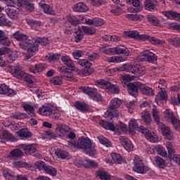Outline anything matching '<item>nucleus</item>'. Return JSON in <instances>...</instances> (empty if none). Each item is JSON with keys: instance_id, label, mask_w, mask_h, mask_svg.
Returning a JSON list of instances; mask_svg holds the SVG:
<instances>
[{"instance_id": "72a5a7b5", "label": "nucleus", "mask_w": 180, "mask_h": 180, "mask_svg": "<svg viewBox=\"0 0 180 180\" xmlns=\"http://www.w3.org/2000/svg\"><path fill=\"white\" fill-rule=\"evenodd\" d=\"M61 61L65 65H66L69 68H75V65L74 64V62H72V60H71V58H70L68 56H63L61 57Z\"/></svg>"}, {"instance_id": "c85d7f7f", "label": "nucleus", "mask_w": 180, "mask_h": 180, "mask_svg": "<svg viewBox=\"0 0 180 180\" xmlns=\"http://www.w3.org/2000/svg\"><path fill=\"white\" fill-rule=\"evenodd\" d=\"M122 105V100L119 98H112L109 103V108L111 110H115V109H119Z\"/></svg>"}, {"instance_id": "f257e3e1", "label": "nucleus", "mask_w": 180, "mask_h": 180, "mask_svg": "<svg viewBox=\"0 0 180 180\" xmlns=\"http://www.w3.org/2000/svg\"><path fill=\"white\" fill-rule=\"evenodd\" d=\"M13 36L15 40L20 41L19 44L20 49H22V50H27V55L26 56V58L27 59L30 58L32 53L30 50H32V46H33V39H29V37H27V35L19 32H15Z\"/></svg>"}, {"instance_id": "6ab92c4d", "label": "nucleus", "mask_w": 180, "mask_h": 180, "mask_svg": "<svg viewBox=\"0 0 180 180\" xmlns=\"http://www.w3.org/2000/svg\"><path fill=\"white\" fill-rule=\"evenodd\" d=\"M142 134H144L146 140L150 143H157L158 141V136L154 132H150L147 128H145L143 131H142Z\"/></svg>"}, {"instance_id": "4468645a", "label": "nucleus", "mask_w": 180, "mask_h": 180, "mask_svg": "<svg viewBox=\"0 0 180 180\" xmlns=\"http://www.w3.org/2000/svg\"><path fill=\"white\" fill-rule=\"evenodd\" d=\"M83 92L89 95L93 101H96L99 102L102 101V96L98 94V90L96 89H92L89 87H83Z\"/></svg>"}, {"instance_id": "2eb2a0df", "label": "nucleus", "mask_w": 180, "mask_h": 180, "mask_svg": "<svg viewBox=\"0 0 180 180\" xmlns=\"http://www.w3.org/2000/svg\"><path fill=\"white\" fill-rule=\"evenodd\" d=\"M141 86V83L139 82H134L132 83H130L129 85H128L127 91L128 94L131 95V96H137L139 95V89L140 91V88Z\"/></svg>"}, {"instance_id": "4d7b16f0", "label": "nucleus", "mask_w": 180, "mask_h": 180, "mask_svg": "<svg viewBox=\"0 0 180 180\" xmlns=\"http://www.w3.org/2000/svg\"><path fill=\"white\" fill-rule=\"evenodd\" d=\"M167 41L174 47H180V38L173 37L167 39Z\"/></svg>"}, {"instance_id": "a19ab883", "label": "nucleus", "mask_w": 180, "mask_h": 180, "mask_svg": "<svg viewBox=\"0 0 180 180\" xmlns=\"http://www.w3.org/2000/svg\"><path fill=\"white\" fill-rule=\"evenodd\" d=\"M152 116L153 117V120L157 124L162 123V122L160 121V111H158V109L155 106L152 108Z\"/></svg>"}, {"instance_id": "0e129e2a", "label": "nucleus", "mask_w": 180, "mask_h": 180, "mask_svg": "<svg viewBox=\"0 0 180 180\" xmlns=\"http://www.w3.org/2000/svg\"><path fill=\"white\" fill-rule=\"evenodd\" d=\"M110 63H123V61H126V58L120 56H112L109 59Z\"/></svg>"}, {"instance_id": "c03bdc74", "label": "nucleus", "mask_w": 180, "mask_h": 180, "mask_svg": "<svg viewBox=\"0 0 180 180\" xmlns=\"http://www.w3.org/2000/svg\"><path fill=\"white\" fill-rule=\"evenodd\" d=\"M23 157V152L20 149H14L10 153V158L15 160V158H20Z\"/></svg>"}, {"instance_id": "1a4fd4ad", "label": "nucleus", "mask_w": 180, "mask_h": 180, "mask_svg": "<svg viewBox=\"0 0 180 180\" xmlns=\"http://www.w3.org/2000/svg\"><path fill=\"white\" fill-rule=\"evenodd\" d=\"M58 71L60 72V75L63 79L70 81L72 82H77V79L74 75V73H72V72H69L68 68L65 66L58 67Z\"/></svg>"}, {"instance_id": "603ef678", "label": "nucleus", "mask_w": 180, "mask_h": 180, "mask_svg": "<svg viewBox=\"0 0 180 180\" xmlns=\"http://www.w3.org/2000/svg\"><path fill=\"white\" fill-rule=\"evenodd\" d=\"M46 57L49 63H54L60 59V55L58 53H49Z\"/></svg>"}, {"instance_id": "37998d69", "label": "nucleus", "mask_w": 180, "mask_h": 180, "mask_svg": "<svg viewBox=\"0 0 180 180\" xmlns=\"http://www.w3.org/2000/svg\"><path fill=\"white\" fill-rule=\"evenodd\" d=\"M18 136L21 137V139H29L32 137V132L29 131L27 129H22L17 131Z\"/></svg>"}, {"instance_id": "c9c22d12", "label": "nucleus", "mask_w": 180, "mask_h": 180, "mask_svg": "<svg viewBox=\"0 0 180 180\" xmlns=\"http://www.w3.org/2000/svg\"><path fill=\"white\" fill-rule=\"evenodd\" d=\"M11 43L12 42L9 38L5 35V33L2 30H0V44L2 46H9Z\"/></svg>"}, {"instance_id": "39448f33", "label": "nucleus", "mask_w": 180, "mask_h": 180, "mask_svg": "<svg viewBox=\"0 0 180 180\" xmlns=\"http://www.w3.org/2000/svg\"><path fill=\"white\" fill-rule=\"evenodd\" d=\"M158 126L159 131L166 140L172 141V140L175 139V133H174V131L172 130L171 127L164 124V122H160Z\"/></svg>"}, {"instance_id": "9d476101", "label": "nucleus", "mask_w": 180, "mask_h": 180, "mask_svg": "<svg viewBox=\"0 0 180 180\" xmlns=\"http://www.w3.org/2000/svg\"><path fill=\"white\" fill-rule=\"evenodd\" d=\"M105 54H108L111 56L112 54H124V56H129L130 54V52H129V49H127L126 47L118 45L115 48H110L105 51Z\"/></svg>"}, {"instance_id": "052dcab7", "label": "nucleus", "mask_w": 180, "mask_h": 180, "mask_svg": "<svg viewBox=\"0 0 180 180\" xmlns=\"http://www.w3.org/2000/svg\"><path fill=\"white\" fill-rule=\"evenodd\" d=\"M51 83H52L53 85H62L63 77L57 76V77H53L51 79Z\"/></svg>"}, {"instance_id": "5fc2aeb1", "label": "nucleus", "mask_w": 180, "mask_h": 180, "mask_svg": "<svg viewBox=\"0 0 180 180\" xmlns=\"http://www.w3.org/2000/svg\"><path fill=\"white\" fill-rule=\"evenodd\" d=\"M25 21H26V23L29 25V26L34 28L39 27L40 25H41V22L34 20L32 18H27Z\"/></svg>"}, {"instance_id": "7ed1b4c3", "label": "nucleus", "mask_w": 180, "mask_h": 180, "mask_svg": "<svg viewBox=\"0 0 180 180\" xmlns=\"http://www.w3.org/2000/svg\"><path fill=\"white\" fill-rule=\"evenodd\" d=\"M91 144L92 141H91L89 138L86 136H82L79 138L77 141V143L68 141V146L70 147H78V148H80L84 151L88 150V148L91 147Z\"/></svg>"}, {"instance_id": "20e7f679", "label": "nucleus", "mask_w": 180, "mask_h": 180, "mask_svg": "<svg viewBox=\"0 0 180 180\" xmlns=\"http://www.w3.org/2000/svg\"><path fill=\"white\" fill-rule=\"evenodd\" d=\"M79 65L82 67H84V68L87 69H81L77 71V74L81 77H88V75H91L92 72H94V69L91 68L92 66V63L91 61L87 59H80L78 60Z\"/></svg>"}, {"instance_id": "79ce46f5", "label": "nucleus", "mask_w": 180, "mask_h": 180, "mask_svg": "<svg viewBox=\"0 0 180 180\" xmlns=\"http://www.w3.org/2000/svg\"><path fill=\"white\" fill-rule=\"evenodd\" d=\"M75 107L78 110H80V112H86L89 109V107L88 105H86V103L80 101H76L75 103Z\"/></svg>"}, {"instance_id": "473e14b6", "label": "nucleus", "mask_w": 180, "mask_h": 180, "mask_svg": "<svg viewBox=\"0 0 180 180\" xmlns=\"http://www.w3.org/2000/svg\"><path fill=\"white\" fill-rule=\"evenodd\" d=\"M97 139L98 140L100 144H102V146H104V147L110 148L112 147L113 143L110 140L108 139L106 137L103 136V135H99L97 137Z\"/></svg>"}, {"instance_id": "bf43d9fd", "label": "nucleus", "mask_w": 180, "mask_h": 180, "mask_svg": "<svg viewBox=\"0 0 180 180\" xmlns=\"http://www.w3.org/2000/svg\"><path fill=\"white\" fill-rule=\"evenodd\" d=\"M158 88L160 89L159 92V95L162 101H167L168 99V95L167 94V91H165V88L162 87L161 86H158Z\"/></svg>"}, {"instance_id": "de8ad7c7", "label": "nucleus", "mask_w": 180, "mask_h": 180, "mask_svg": "<svg viewBox=\"0 0 180 180\" xmlns=\"http://www.w3.org/2000/svg\"><path fill=\"white\" fill-rule=\"evenodd\" d=\"M0 139L1 140H11L12 134L5 129H0Z\"/></svg>"}, {"instance_id": "6e6d98bb", "label": "nucleus", "mask_w": 180, "mask_h": 180, "mask_svg": "<svg viewBox=\"0 0 180 180\" xmlns=\"http://www.w3.org/2000/svg\"><path fill=\"white\" fill-rule=\"evenodd\" d=\"M0 26H12V22L8 20L3 14H0Z\"/></svg>"}, {"instance_id": "8fccbe9b", "label": "nucleus", "mask_w": 180, "mask_h": 180, "mask_svg": "<svg viewBox=\"0 0 180 180\" xmlns=\"http://www.w3.org/2000/svg\"><path fill=\"white\" fill-rule=\"evenodd\" d=\"M7 54H8V56L6 61L8 64H12V63L18 58V54H16V52L11 51V49H9V52L7 53Z\"/></svg>"}, {"instance_id": "6e6552de", "label": "nucleus", "mask_w": 180, "mask_h": 180, "mask_svg": "<svg viewBox=\"0 0 180 180\" xmlns=\"http://www.w3.org/2000/svg\"><path fill=\"white\" fill-rule=\"evenodd\" d=\"M33 41V46H32V49L30 50L31 52V57H33L39 51V46L40 44L41 46H47L49 44V39L47 38H37V39H32Z\"/></svg>"}, {"instance_id": "09e8293b", "label": "nucleus", "mask_w": 180, "mask_h": 180, "mask_svg": "<svg viewBox=\"0 0 180 180\" xmlns=\"http://www.w3.org/2000/svg\"><path fill=\"white\" fill-rule=\"evenodd\" d=\"M165 147L167 148L169 157L170 158H172L174 154H175V149H174V146L172 145V143L169 141L166 142Z\"/></svg>"}, {"instance_id": "3c124183", "label": "nucleus", "mask_w": 180, "mask_h": 180, "mask_svg": "<svg viewBox=\"0 0 180 180\" xmlns=\"http://www.w3.org/2000/svg\"><path fill=\"white\" fill-rule=\"evenodd\" d=\"M147 20L148 22H150V23H152L153 26H158L160 25V20L155 15H147Z\"/></svg>"}, {"instance_id": "393cba45", "label": "nucleus", "mask_w": 180, "mask_h": 180, "mask_svg": "<svg viewBox=\"0 0 180 180\" xmlns=\"http://www.w3.org/2000/svg\"><path fill=\"white\" fill-rule=\"evenodd\" d=\"M129 129L131 130H137L138 131H140L142 133L144 131V129L146 127L144 126L141 125L139 127V124H137V120L133 119L129 121Z\"/></svg>"}, {"instance_id": "0eeeda50", "label": "nucleus", "mask_w": 180, "mask_h": 180, "mask_svg": "<svg viewBox=\"0 0 180 180\" xmlns=\"http://www.w3.org/2000/svg\"><path fill=\"white\" fill-rule=\"evenodd\" d=\"M8 72L11 75L17 78L18 79H22V78H27V73L22 70V68L19 65L13 66L12 65H8Z\"/></svg>"}, {"instance_id": "864d4df0", "label": "nucleus", "mask_w": 180, "mask_h": 180, "mask_svg": "<svg viewBox=\"0 0 180 180\" xmlns=\"http://www.w3.org/2000/svg\"><path fill=\"white\" fill-rule=\"evenodd\" d=\"M111 157L115 164H123V158H122V155H120V154L112 153Z\"/></svg>"}, {"instance_id": "412c9836", "label": "nucleus", "mask_w": 180, "mask_h": 180, "mask_svg": "<svg viewBox=\"0 0 180 180\" xmlns=\"http://www.w3.org/2000/svg\"><path fill=\"white\" fill-rule=\"evenodd\" d=\"M140 92L145 96H154V90L153 88L141 83Z\"/></svg>"}, {"instance_id": "dca6fc26", "label": "nucleus", "mask_w": 180, "mask_h": 180, "mask_svg": "<svg viewBox=\"0 0 180 180\" xmlns=\"http://www.w3.org/2000/svg\"><path fill=\"white\" fill-rule=\"evenodd\" d=\"M146 67L144 66H141L140 65H134L133 70H131V73L134 74L133 77H135V81L136 79H138L139 77L146 75Z\"/></svg>"}, {"instance_id": "f8f14e48", "label": "nucleus", "mask_w": 180, "mask_h": 180, "mask_svg": "<svg viewBox=\"0 0 180 180\" xmlns=\"http://www.w3.org/2000/svg\"><path fill=\"white\" fill-rule=\"evenodd\" d=\"M6 13L10 17L11 19H18L20 9L12 5H7L5 6Z\"/></svg>"}, {"instance_id": "a211bd4d", "label": "nucleus", "mask_w": 180, "mask_h": 180, "mask_svg": "<svg viewBox=\"0 0 180 180\" xmlns=\"http://www.w3.org/2000/svg\"><path fill=\"white\" fill-rule=\"evenodd\" d=\"M16 94H17L16 91L9 88V86H8L5 84H0V94L1 95H6L7 96L12 98V96H15V95H16Z\"/></svg>"}, {"instance_id": "c756f323", "label": "nucleus", "mask_w": 180, "mask_h": 180, "mask_svg": "<svg viewBox=\"0 0 180 180\" xmlns=\"http://www.w3.org/2000/svg\"><path fill=\"white\" fill-rule=\"evenodd\" d=\"M162 15L169 19H174V20L180 22V13L175 11H163Z\"/></svg>"}, {"instance_id": "cd10ccee", "label": "nucleus", "mask_w": 180, "mask_h": 180, "mask_svg": "<svg viewBox=\"0 0 180 180\" xmlns=\"http://www.w3.org/2000/svg\"><path fill=\"white\" fill-rule=\"evenodd\" d=\"M141 117L144 124H151V122H153V120H151V115L150 114V112H148V110H144L143 112H142L141 114Z\"/></svg>"}, {"instance_id": "13d9d810", "label": "nucleus", "mask_w": 180, "mask_h": 180, "mask_svg": "<svg viewBox=\"0 0 180 180\" xmlns=\"http://www.w3.org/2000/svg\"><path fill=\"white\" fill-rule=\"evenodd\" d=\"M155 162L159 168H164L165 167V161L160 156L155 157Z\"/></svg>"}, {"instance_id": "4c0bfd02", "label": "nucleus", "mask_w": 180, "mask_h": 180, "mask_svg": "<svg viewBox=\"0 0 180 180\" xmlns=\"http://www.w3.org/2000/svg\"><path fill=\"white\" fill-rule=\"evenodd\" d=\"M84 168H93L94 169H96L97 168H99V165L98 164V162H95V160L85 159Z\"/></svg>"}, {"instance_id": "b1692460", "label": "nucleus", "mask_w": 180, "mask_h": 180, "mask_svg": "<svg viewBox=\"0 0 180 180\" xmlns=\"http://www.w3.org/2000/svg\"><path fill=\"white\" fill-rule=\"evenodd\" d=\"M122 86L128 88L130 85V81H136V77L130 75H124L120 78Z\"/></svg>"}, {"instance_id": "774afa93", "label": "nucleus", "mask_w": 180, "mask_h": 180, "mask_svg": "<svg viewBox=\"0 0 180 180\" xmlns=\"http://www.w3.org/2000/svg\"><path fill=\"white\" fill-rule=\"evenodd\" d=\"M82 29L86 34H94L95 33V30L89 27L82 26Z\"/></svg>"}, {"instance_id": "49530a36", "label": "nucleus", "mask_w": 180, "mask_h": 180, "mask_svg": "<svg viewBox=\"0 0 180 180\" xmlns=\"http://www.w3.org/2000/svg\"><path fill=\"white\" fill-rule=\"evenodd\" d=\"M44 172L46 174H48V175H51V176H56V175H57V169L50 165H46V167H44Z\"/></svg>"}, {"instance_id": "4be33fe9", "label": "nucleus", "mask_w": 180, "mask_h": 180, "mask_svg": "<svg viewBox=\"0 0 180 180\" xmlns=\"http://www.w3.org/2000/svg\"><path fill=\"white\" fill-rule=\"evenodd\" d=\"M39 6L41 8V9H43L44 13L51 15H56V11L50 5L46 4L45 1H41L39 3Z\"/></svg>"}, {"instance_id": "a18cd8bd", "label": "nucleus", "mask_w": 180, "mask_h": 180, "mask_svg": "<svg viewBox=\"0 0 180 180\" xmlns=\"http://www.w3.org/2000/svg\"><path fill=\"white\" fill-rule=\"evenodd\" d=\"M145 9H146V11H150V12L155 11V4H154V1L153 0H146Z\"/></svg>"}, {"instance_id": "ea45409f", "label": "nucleus", "mask_w": 180, "mask_h": 180, "mask_svg": "<svg viewBox=\"0 0 180 180\" xmlns=\"http://www.w3.org/2000/svg\"><path fill=\"white\" fill-rule=\"evenodd\" d=\"M22 108L24 110H25V112H27V113H28V115L31 116V117H34V108L33 107V105L24 103L22 104Z\"/></svg>"}, {"instance_id": "f704fd0d", "label": "nucleus", "mask_w": 180, "mask_h": 180, "mask_svg": "<svg viewBox=\"0 0 180 180\" xmlns=\"http://www.w3.org/2000/svg\"><path fill=\"white\" fill-rule=\"evenodd\" d=\"M165 119L169 123H173L177 118L174 115V112L171 110H166L165 112Z\"/></svg>"}, {"instance_id": "f03ea898", "label": "nucleus", "mask_w": 180, "mask_h": 180, "mask_svg": "<svg viewBox=\"0 0 180 180\" xmlns=\"http://www.w3.org/2000/svg\"><path fill=\"white\" fill-rule=\"evenodd\" d=\"M38 113L42 116H49L50 119H59L61 116L57 108L51 104H46L40 107Z\"/></svg>"}, {"instance_id": "a878e982", "label": "nucleus", "mask_w": 180, "mask_h": 180, "mask_svg": "<svg viewBox=\"0 0 180 180\" xmlns=\"http://www.w3.org/2000/svg\"><path fill=\"white\" fill-rule=\"evenodd\" d=\"M75 12H86L89 8L84 2H79L72 6Z\"/></svg>"}, {"instance_id": "f3484780", "label": "nucleus", "mask_w": 180, "mask_h": 180, "mask_svg": "<svg viewBox=\"0 0 180 180\" xmlns=\"http://www.w3.org/2000/svg\"><path fill=\"white\" fill-rule=\"evenodd\" d=\"M119 141L120 144L127 150V151H133V143L129 138L124 136H121L119 137Z\"/></svg>"}, {"instance_id": "423d86ee", "label": "nucleus", "mask_w": 180, "mask_h": 180, "mask_svg": "<svg viewBox=\"0 0 180 180\" xmlns=\"http://www.w3.org/2000/svg\"><path fill=\"white\" fill-rule=\"evenodd\" d=\"M134 172L137 174H146L148 171V168L146 167L144 162H143V158H140L139 155H136L134 158V167L132 168Z\"/></svg>"}, {"instance_id": "680f3d73", "label": "nucleus", "mask_w": 180, "mask_h": 180, "mask_svg": "<svg viewBox=\"0 0 180 180\" xmlns=\"http://www.w3.org/2000/svg\"><path fill=\"white\" fill-rule=\"evenodd\" d=\"M155 148L159 155H162V157H167V150H165V148L162 146H158Z\"/></svg>"}, {"instance_id": "338daca9", "label": "nucleus", "mask_w": 180, "mask_h": 180, "mask_svg": "<svg viewBox=\"0 0 180 180\" xmlns=\"http://www.w3.org/2000/svg\"><path fill=\"white\" fill-rule=\"evenodd\" d=\"M86 153H87V154H89V155H91V157H94V155H96V149H95V146H91L88 148L86 149Z\"/></svg>"}, {"instance_id": "69168bd1", "label": "nucleus", "mask_w": 180, "mask_h": 180, "mask_svg": "<svg viewBox=\"0 0 180 180\" xmlns=\"http://www.w3.org/2000/svg\"><path fill=\"white\" fill-rule=\"evenodd\" d=\"M134 67H133V65L131 63H127L123 65L120 68V71H125V72H129V71H131Z\"/></svg>"}, {"instance_id": "58836bf2", "label": "nucleus", "mask_w": 180, "mask_h": 180, "mask_svg": "<svg viewBox=\"0 0 180 180\" xmlns=\"http://www.w3.org/2000/svg\"><path fill=\"white\" fill-rule=\"evenodd\" d=\"M70 128L67 125H60L56 127V132L60 137L63 136H65L66 133H68Z\"/></svg>"}, {"instance_id": "5701e85b", "label": "nucleus", "mask_w": 180, "mask_h": 180, "mask_svg": "<svg viewBox=\"0 0 180 180\" xmlns=\"http://www.w3.org/2000/svg\"><path fill=\"white\" fill-rule=\"evenodd\" d=\"M141 37L143 41L148 40L151 44H164L165 43L164 40L158 39L154 37H150V35L146 34H143Z\"/></svg>"}, {"instance_id": "e2e57ef3", "label": "nucleus", "mask_w": 180, "mask_h": 180, "mask_svg": "<svg viewBox=\"0 0 180 180\" xmlns=\"http://www.w3.org/2000/svg\"><path fill=\"white\" fill-rule=\"evenodd\" d=\"M3 175L6 179L8 180H13L15 179V176L13 175V173L11 172L10 170H4L3 172Z\"/></svg>"}, {"instance_id": "aec40b11", "label": "nucleus", "mask_w": 180, "mask_h": 180, "mask_svg": "<svg viewBox=\"0 0 180 180\" xmlns=\"http://www.w3.org/2000/svg\"><path fill=\"white\" fill-rule=\"evenodd\" d=\"M20 148H22V150H24V153H25L27 155L34 154V153L37 151V148H36V146L34 144H30V145L20 144Z\"/></svg>"}, {"instance_id": "ddd939ff", "label": "nucleus", "mask_w": 180, "mask_h": 180, "mask_svg": "<svg viewBox=\"0 0 180 180\" xmlns=\"http://www.w3.org/2000/svg\"><path fill=\"white\" fill-rule=\"evenodd\" d=\"M151 51L153 49H146L141 52L142 61H148L153 64L157 62V56Z\"/></svg>"}, {"instance_id": "7c9ffc66", "label": "nucleus", "mask_w": 180, "mask_h": 180, "mask_svg": "<svg viewBox=\"0 0 180 180\" xmlns=\"http://www.w3.org/2000/svg\"><path fill=\"white\" fill-rule=\"evenodd\" d=\"M55 154L58 158L61 160H70V153L63 149H58L55 151Z\"/></svg>"}, {"instance_id": "2f4dec72", "label": "nucleus", "mask_w": 180, "mask_h": 180, "mask_svg": "<svg viewBox=\"0 0 180 180\" xmlns=\"http://www.w3.org/2000/svg\"><path fill=\"white\" fill-rule=\"evenodd\" d=\"M124 36L130 37L131 39H136L137 40H143L141 37L143 34H140L139 32L132 30V31H126L124 32Z\"/></svg>"}, {"instance_id": "e433bc0d", "label": "nucleus", "mask_w": 180, "mask_h": 180, "mask_svg": "<svg viewBox=\"0 0 180 180\" xmlns=\"http://www.w3.org/2000/svg\"><path fill=\"white\" fill-rule=\"evenodd\" d=\"M96 175L101 180H112V176L105 170H98L96 172Z\"/></svg>"}, {"instance_id": "9b49d317", "label": "nucleus", "mask_w": 180, "mask_h": 180, "mask_svg": "<svg viewBox=\"0 0 180 180\" xmlns=\"http://www.w3.org/2000/svg\"><path fill=\"white\" fill-rule=\"evenodd\" d=\"M98 84L104 89H108V92H110V94H119L120 92L119 86L112 84L108 81L99 80Z\"/></svg>"}, {"instance_id": "bb28decb", "label": "nucleus", "mask_w": 180, "mask_h": 180, "mask_svg": "<svg viewBox=\"0 0 180 180\" xmlns=\"http://www.w3.org/2000/svg\"><path fill=\"white\" fill-rule=\"evenodd\" d=\"M128 5H133L134 6V12H141L143 11V6L139 0H126Z\"/></svg>"}]
</instances>
